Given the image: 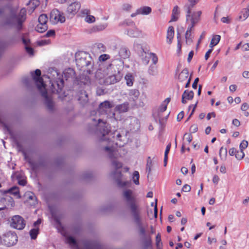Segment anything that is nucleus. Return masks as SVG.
Returning a JSON list of instances; mask_svg holds the SVG:
<instances>
[{
  "mask_svg": "<svg viewBox=\"0 0 249 249\" xmlns=\"http://www.w3.org/2000/svg\"><path fill=\"white\" fill-rule=\"evenodd\" d=\"M97 128L100 133L102 135V138H101L100 141H104L108 139L106 136L108 134L110 130L108 125L107 124L106 122L103 121L100 119H98V124Z\"/></svg>",
  "mask_w": 249,
  "mask_h": 249,
  "instance_id": "9d476101",
  "label": "nucleus"
},
{
  "mask_svg": "<svg viewBox=\"0 0 249 249\" xmlns=\"http://www.w3.org/2000/svg\"><path fill=\"white\" fill-rule=\"evenodd\" d=\"M48 29L47 24L38 23L36 27V30L39 33H43Z\"/></svg>",
  "mask_w": 249,
  "mask_h": 249,
  "instance_id": "473e14b6",
  "label": "nucleus"
},
{
  "mask_svg": "<svg viewBox=\"0 0 249 249\" xmlns=\"http://www.w3.org/2000/svg\"><path fill=\"white\" fill-rule=\"evenodd\" d=\"M128 132H122L118 133L116 135V144L121 147L124 146L128 142Z\"/></svg>",
  "mask_w": 249,
  "mask_h": 249,
  "instance_id": "f3484780",
  "label": "nucleus"
},
{
  "mask_svg": "<svg viewBox=\"0 0 249 249\" xmlns=\"http://www.w3.org/2000/svg\"><path fill=\"white\" fill-rule=\"evenodd\" d=\"M124 125L130 130H135L140 126L138 120L134 117L127 118L124 121Z\"/></svg>",
  "mask_w": 249,
  "mask_h": 249,
  "instance_id": "ddd939ff",
  "label": "nucleus"
},
{
  "mask_svg": "<svg viewBox=\"0 0 249 249\" xmlns=\"http://www.w3.org/2000/svg\"><path fill=\"white\" fill-rule=\"evenodd\" d=\"M40 2L38 0H30L28 3V5L31 10V12L32 13L35 9L39 5Z\"/></svg>",
  "mask_w": 249,
  "mask_h": 249,
  "instance_id": "7c9ffc66",
  "label": "nucleus"
},
{
  "mask_svg": "<svg viewBox=\"0 0 249 249\" xmlns=\"http://www.w3.org/2000/svg\"><path fill=\"white\" fill-rule=\"evenodd\" d=\"M174 36V29L173 27L170 26L167 31L166 38L167 39V42L169 44H171L172 40Z\"/></svg>",
  "mask_w": 249,
  "mask_h": 249,
  "instance_id": "cd10ccee",
  "label": "nucleus"
},
{
  "mask_svg": "<svg viewBox=\"0 0 249 249\" xmlns=\"http://www.w3.org/2000/svg\"><path fill=\"white\" fill-rule=\"evenodd\" d=\"M149 55L150 56V58L152 60V61L153 64L156 65L158 61V58L156 54L153 53H150Z\"/></svg>",
  "mask_w": 249,
  "mask_h": 249,
  "instance_id": "09e8293b",
  "label": "nucleus"
},
{
  "mask_svg": "<svg viewBox=\"0 0 249 249\" xmlns=\"http://www.w3.org/2000/svg\"><path fill=\"white\" fill-rule=\"evenodd\" d=\"M26 196L27 197V200H33L34 202H33L32 204H35V202H36V196H35V195L33 193H32L31 192H28V193H27L26 194Z\"/></svg>",
  "mask_w": 249,
  "mask_h": 249,
  "instance_id": "de8ad7c7",
  "label": "nucleus"
},
{
  "mask_svg": "<svg viewBox=\"0 0 249 249\" xmlns=\"http://www.w3.org/2000/svg\"><path fill=\"white\" fill-rule=\"evenodd\" d=\"M219 155L222 160H225L227 155V148L221 147L219 150Z\"/></svg>",
  "mask_w": 249,
  "mask_h": 249,
  "instance_id": "4c0bfd02",
  "label": "nucleus"
},
{
  "mask_svg": "<svg viewBox=\"0 0 249 249\" xmlns=\"http://www.w3.org/2000/svg\"><path fill=\"white\" fill-rule=\"evenodd\" d=\"M179 12L178 11V6H176L174 7L172 11V14L171 19L170 22L176 21L178 19V16L179 15Z\"/></svg>",
  "mask_w": 249,
  "mask_h": 249,
  "instance_id": "c85d7f7f",
  "label": "nucleus"
},
{
  "mask_svg": "<svg viewBox=\"0 0 249 249\" xmlns=\"http://www.w3.org/2000/svg\"><path fill=\"white\" fill-rule=\"evenodd\" d=\"M107 27L106 23L100 24L94 26L92 30L93 32L101 31L105 30Z\"/></svg>",
  "mask_w": 249,
  "mask_h": 249,
  "instance_id": "f704fd0d",
  "label": "nucleus"
},
{
  "mask_svg": "<svg viewBox=\"0 0 249 249\" xmlns=\"http://www.w3.org/2000/svg\"><path fill=\"white\" fill-rule=\"evenodd\" d=\"M25 49L26 52L30 55H33L34 53V50L32 48L26 46L25 47Z\"/></svg>",
  "mask_w": 249,
  "mask_h": 249,
  "instance_id": "774afa93",
  "label": "nucleus"
},
{
  "mask_svg": "<svg viewBox=\"0 0 249 249\" xmlns=\"http://www.w3.org/2000/svg\"><path fill=\"white\" fill-rule=\"evenodd\" d=\"M139 173L138 171H134L133 173V181L136 185L139 184Z\"/></svg>",
  "mask_w": 249,
  "mask_h": 249,
  "instance_id": "49530a36",
  "label": "nucleus"
},
{
  "mask_svg": "<svg viewBox=\"0 0 249 249\" xmlns=\"http://www.w3.org/2000/svg\"><path fill=\"white\" fill-rule=\"evenodd\" d=\"M189 4L184 6V9L185 10H187L188 8H189V10L192 11L193 7L194 5L197 3L198 0H188Z\"/></svg>",
  "mask_w": 249,
  "mask_h": 249,
  "instance_id": "e433bc0d",
  "label": "nucleus"
},
{
  "mask_svg": "<svg viewBox=\"0 0 249 249\" xmlns=\"http://www.w3.org/2000/svg\"><path fill=\"white\" fill-rule=\"evenodd\" d=\"M128 95L130 99H132L135 102L136 106L139 107H143L144 106V103L141 99L137 101L140 95V92L138 89H132L130 90Z\"/></svg>",
  "mask_w": 249,
  "mask_h": 249,
  "instance_id": "2eb2a0df",
  "label": "nucleus"
},
{
  "mask_svg": "<svg viewBox=\"0 0 249 249\" xmlns=\"http://www.w3.org/2000/svg\"><path fill=\"white\" fill-rule=\"evenodd\" d=\"M140 233L142 235H144L145 233V230L144 228L142 226V224L138 225Z\"/></svg>",
  "mask_w": 249,
  "mask_h": 249,
  "instance_id": "338daca9",
  "label": "nucleus"
},
{
  "mask_svg": "<svg viewBox=\"0 0 249 249\" xmlns=\"http://www.w3.org/2000/svg\"><path fill=\"white\" fill-rule=\"evenodd\" d=\"M184 138H185L189 143H190L193 139V137L191 133H185Z\"/></svg>",
  "mask_w": 249,
  "mask_h": 249,
  "instance_id": "4d7b16f0",
  "label": "nucleus"
},
{
  "mask_svg": "<svg viewBox=\"0 0 249 249\" xmlns=\"http://www.w3.org/2000/svg\"><path fill=\"white\" fill-rule=\"evenodd\" d=\"M95 18L93 16H87L85 18V21L88 23H92L95 21Z\"/></svg>",
  "mask_w": 249,
  "mask_h": 249,
  "instance_id": "864d4df0",
  "label": "nucleus"
},
{
  "mask_svg": "<svg viewBox=\"0 0 249 249\" xmlns=\"http://www.w3.org/2000/svg\"><path fill=\"white\" fill-rule=\"evenodd\" d=\"M105 150L108 152V157L110 159H112V165L116 169H120L122 167V164L116 160H113L115 158L116 152L114 147L106 146L105 147Z\"/></svg>",
  "mask_w": 249,
  "mask_h": 249,
  "instance_id": "9b49d317",
  "label": "nucleus"
},
{
  "mask_svg": "<svg viewBox=\"0 0 249 249\" xmlns=\"http://www.w3.org/2000/svg\"><path fill=\"white\" fill-rule=\"evenodd\" d=\"M54 35H55V31L54 30H50L46 33L45 36L46 37H48L54 36Z\"/></svg>",
  "mask_w": 249,
  "mask_h": 249,
  "instance_id": "680f3d73",
  "label": "nucleus"
},
{
  "mask_svg": "<svg viewBox=\"0 0 249 249\" xmlns=\"http://www.w3.org/2000/svg\"><path fill=\"white\" fill-rule=\"evenodd\" d=\"M109 58V56L107 54H103L101 55L99 57L100 61H105Z\"/></svg>",
  "mask_w": 249,
  "mask_h": 249,
  "instance_id": "6e6d98bb",
  "label": "nucleus"
},
{
  "mask_svg": "<svg viewBox=\"0 0 249 249\" xmlns=\"http://www.w3.org/2000/svg\"><path fill=\"white\" fill-rule=\"evenodd\" d=\"M197 125L196 124H192L190 128V131L191 133H195L197 132Z\"/></svg>",
  "mask_w": 249,
  "mask_h": 249,
  "instance_id": "bf43d9fd",
  "label": "nucleus"
},
{
  "mask_svg": "<svg viewBox=\"0 0 249 249\" xmlns=\"http://www.w3.org/2000/svg\"><path fill=\"white\" fill-rule=\"evenodd\" d=\"M118 55L120 58L125 59L129 57L130 52L126 46L123 45L120 46L118 50Z\"/></svg>",
  "mask_w": 249,
  "mask_h": 249,
  "instance_id": "6ab92c4d",
  "label": "nucleus"
},
{
  "mask_svg": "<svg viewBox=\"0 0 249 249\" xmlns=\"http://www.w3.org/2000/svg\"><path fill=\"white\" fill-rule=\"evenodd\" d=\"M50 75L49 78L50 79L51 90L53 93H60L63 87L64 81L62 77L64 76L66 80L70 78H72L74 75V71L72 69L68 68L63 72V75L59 73L56 69L54 68H50L49 70Z\"/></svg>",
  "mask_w": 249,
  "mask_h": 249,
  "instance_id": "f257e3e1",
  "label": "nucleus"
},
{
  "mask_svg": "<svg viewBox=\"0 0 249 249\" xmlns=\"http://www.w3.org/2000/svg\"><path fill=\"white\" fill-rule=\"evenodd\" d=\"M114 107L113 103L108 101H105L100 104L98 111L101 114L107 115L109 110Z\"/></svg>",
  "mask_w": 249,
  "mask_h": 249,
  "instance_id": "dca6fc26",
  "label": "nucleus"
},
{
  "mask_svg": "<svg viewBox=\"0 0 249 249\" xmlns=\"http://www.w3.org/2000/svg\"><path fill=\"white\" fill-rule=\"evenodd\" d=\"M3 240L6 246L11 247L16 244L18 236L15 232L9 231L3 235Z\"/></svg>",
  "mask_w": 249,
  "mask_h": 249,
  "instance_id": "0eeeda50",
  "label": "nucleus"
},
{
  "mask_svg": "<svg viewBox=\"0 0 249 249\" xmlns=\"http://www.w3.org/2000/svg\"><path fill=\"white\" fill-rule=\"evenodd\" d=\"M118 176L119 178H118L116 179V182L117 184V185L120 187H124L125 186H126L128 184H129V182L128 181H125V182H122L121 180L120 177L122 176V174L120 172H117L116 173Z\"/></svg>",
  "mask_w": 249,
  "mask_h": 249,
  "instance_id": "72a5a7b5",
  "label": "nucleus"
},
{
  "mask_svg": "<svg viewBox=\"0 0 249 249\" xmlns=\"http://www.w3.org/2000/svg\"><path fill=\"white\" fill-rule=\"evenodd\" d=\"M50 21L54 24L59 22L64 23L65 21V17L63 16V14L56 9H53L50 15Z\"/></svg>",
  "mask_w": 249,
  "mask_h": 249,
  "instance_id": "1a4fd4ad",
  "label": "nucleus"
},
{
  "mask_svg": "<svg viewBox=\"0 0 249 249\" xmlns=\"http://www.w3.org/2000/svg\"><path fill=\"white\" fill-rule=\"evenodd\" d=\"M189 72L187 69H184L178 75V80L182 82L185 81L188 77Z\"/></svg>",
  "mask_w": 249,
  "mask_h": 249,
  "instance_id": "a878e982",
  "label": "nucleus"
},
{
  "mask_svg": "<svg viewBox=\"0 0 249 249\" xmlns=\"http://www.w3.org/2000/svg\"><path fill=\"white\" fill-rule=\"evenodd\" d=\"M156 245L157 249H162V243L161 242V236L160 233H158L156 237Z\"/></svg>",
  "mask_w": 249,
  "mask_h": 249,
  "instance_id": "79ce46f5",
  "label": "nucleus"
},
{
  "mask_svg": "<svg viewBox=\"0 0 249 249\" xmlns=\"http://www.w3.org/2000/svg\"><path fill=\"white\" fill-rule=\"evenodd\" d=\"M189 8H188L187 10H185L186 13V20L187 22H190V24L196 25L200 20L202 12L200 11L192 12L189 10Z\"/></svg>",
  "mask_w": 249,
  "mask_h": 249,
  "instance_id": "423d86ee",
  "label": "nucleus"
},
{
  "mask_svg": "<svg viewBox=\"0 0 249 249\" xmlns=\"http://www.w3.org/2000/svg\"><path fill=\"white\" fill-rule=\"evenodd\" d=\"M96 47L100 52H105L106 48L102 43H98L96 44Z\"/></svg>",
  "mask_w": 249,
  "mask_h": 249,
  "instance_id": "13d9d810",
  "label": "nucleus"
},
{
  "mask_svg": "<svg viewBox=\"0 0 249 249\" xmlns=\"http://www.w3.org/2000/svg\"><path fill=\"white\" fill-rule=\"evenodd\" d=\"M123 196L130 208L135 222L138 226L140 225L142 223L139 216V206L137 204L136 198L133 195V191L129 189L124 190L123 192Z\"/></svg>",
  "mask_w": 249,
  "mask_h": 249,
  "instance_id": "20e7f679",
  "label": "nucleus"
},
{
  "mask_svg": "<svg viewBox=\"0 0 249 249\" xmlns=\"http://www.w3.org/2000/svg\"><path fill=\"white\" fill-rule=\"evenodd\" d=\"M143 246L144 249H147L152 246V239L150 236H148L144 239L143 241Z\"/></svg>",
  "mask_w": 249,
  "mask_h": 249,
  "instance_id": "2f4dec72",
  "label": "nucleus"
},
{
  "mask_svg": "<svg viewBox=\"0 0 249 249\" xmlns=\"http://www.w3.org/2000/svg\"><path fill=\"white\" fill-rule=\"evenodd\" d=\"M26 10L23 8L18 15H17V10L14 8H9V15L7 16L3 21V25L5 26H13L16 22L17 28L20 30L23 23L26 19Z\"/></svg>",
  "mask_w": 249,
  "mask_h": 249,
  "instance_id": "f03ea898",
  "label": "nucleus"
},
{
  "mask_svg": "<svg viewBox=\"0 0 249 249\" xmlns=\"http://www.w3.org/2000/svg\"><path fill=\"white\" fill-rule=\"evenodd\" d=\"M80 8V3L75 2L71 3L67 8L66 14L69 18L73 16L78 11Z\"/></svg>",
  "mask_w": 249,
  "mask_h": 249,
  "instance_id": "a211bd4d",
  "label": "nucleus"
},
{
  "mask_svg": "<svg viewBox=\"0 0 249 249\" xmlns=\"http://www.w3.org/2000/svg\"><path fill=\"white\" fill-rule=\"evenodd\" d=\"M191 188L190 185L188 184L184 185L182 189V191L185 192H189L191 191Z\"/></svg>",
  "mask_w": 249,
  "mask_h": 249,
  "instance_id": "e2e57ef3",
  "label": "nucleus"
},
{
  "mask_svg": "<svg viewBox=\"0 0 249 249\" xmlns=\"http://www.w3.org/2000/svg\"><path fill=\"white\" fill-rule=\"evenodd\" d=\"M220 36L219 35H215L213 36L212 40L213 42V44L216 45L220 40Z\"/></svg>",
  "mask_w": 249,
  "mask_h": 249,
  "instance_id": "5fc2aeb1",
  "label": "nucleus"
},
{
  "mask_svg": "<svg viewBox=\"0 0 249 249\" xmlns=\"http://www.w3.org/2000/svg\"><path fill=\"white\" fill-rule=\"evenodd\" d=\"M248 145V141L243 140L240 144V149L243 150L247 147Z\"/></svg>",
  "mask_w": 249,
  "mask_h": 249,
  "instance_id": "603ef678",
  "label": "nucleus"
},
{
  "mask_svg": "<svg viewBox=\"0 0 249 249\" xmlns=\"http://www.w3.org/2000/svg\"><path fill=\"white\" fill-rule=\"evenodd\" d=\"M194 97V92L192 90H185L182 95L181 102L183 104L186 103V100H191Z\"/></svg>",
  "mask_w": 249,
  "mask_h": 249,
  "instance_id": "4be33fe9",
  "label": "nucleus"
},
{
  "mask_svg": "<svg viewBox=\"0 0 249 249\" xmlns=\"http://www.w3.org/2000/svg\"><path fill=\"white\" fill-rule=\"evenodd\" d=\"M123 75L119 70L115 71L112 73L106 78L105 85L114 84L121 80Z\"/></svg>",
  "mask_w": 249,
  "mask_h": 249,
  "instance_id": "f8f14e48",
  "label": "nucleus"
},
{
  "mask_svg": "<svg viewBox=\"0 0 249 249\" xmlns=\"http://www.w3.org/2000/svg\"><path fill=\"white\" fill-rule=\"evenodd\" d=\"M245 156V153L243 151V150L240 149V150H236V153L235 154V158L238 160H241Z\"/></svg>",
  "mask_w": 249,
  "mask_h": 249,
  "instance_id": "a18cd8bd",
  "label": "nucleus"
},
{
  "mask_svg": "<svg viewBox=\"0 0 249 249\" xmlns=\"http://www.w3.org/2000/svg\"><path fill=\"white\" fill-rule=\"evenodd\" d=\"M86 249H100V245L97 242H87L85 244Z\"/></svg>",
  "mask_w": 249,
  "mask_h": 249,
  "instance_id": "393cba45",
  "label": "nucleus"
},
{
  "mask_svg": "<svg viewBox=\"0 0 249 249\" xmlns=\"http://www.w3.org/2000/svg\"><path fill=\"white\" fill-rule=\"evenodd\" d=\"M127 34L132 37H138L141 35V31L137 28L134 27L128 29Z\"/></svg>",
  "mask_w": 249,
  "mask_h": 249,
  "instance_id": "5701e85b",
  "label": "nucleus"
},
{
  "mask_svg": "<svg viewBox=\"0 0 249 249\" xmlns=\"http://www.w3.org/2000/svg\"><path fill=\"white\" fill-rule=\"evenodd\" d=\"M9 8H12L10 6H6L2 8H0V16L4 14L7 11L8 12V15H9Z\"/></svg>",
  "mask_w": 249,
  "mask_h": 249,
  "instance_id": "8fccbe9b",
  "label": "nucleus"
},
{
  "mask_svg": "<svg viewBox=\"0 0 249 249\" xmlns=\"http://www.w3.org/2000/svg\"><path fill=\"white\" fill-rule=\"evenodd\" d=\"M152 166V162L150 157H148L147 162L146 164V170L148 172V174H149L151 170V167Z\"/></svg>",
  "mask_w": 249,
  "mask_h": 249,
  "instance_id": "3c124183",
  "label": "nucleus"
},
{
  "mask_svg": "<svg viewBox=\"0 0 249 249\" xmlns=\"http://www.w3.org/2000/svg\"><path fill=\"white\" fill-rule=\"evenodd\" d=\"M151 8L149 6H143L138 9V13L140 15H148L151 12Z\"/></svg>",
  "mask_w": 249,
  "mask_h": 249,
  "instance_id": "c756f323",
  "label": "nucleus"
},
{
  "mask_svg": "<svg viewBox=\"0 0 249 249\" xmlns=\"http://www.w3.org/2000/svg\"><path fill=\"white\" fill-rule=\"evenodd\" d=\"M110 71L108 67L107 68H100L95 73V78L101 85H104L106 80V76L108 72Z\"/></svg>",
  "mask_w": 249,
  "mask_h": 249,
  "instance_id": "4468645a",
  "label": "nucleus"
},
{
  "mask_svg": "<svg viewBox=\"0 0 249 249\" xmlns=\"http://www.w3.org/2000/svg\"><path fill=\"white\" fill-rule=\"evenodd\" d=\"M124 79L126 81V84L128 86H132L133 84V76L129 73L126 74L125 77Z\"/></svg>",
  "mask_w": 249,
  "mask_h": 249,
  "instance_id": "c9c22d12",
  "label": "nucleus"
},
{
  "mask_svg": "<svg viewBox=\"0 0 249 249\" xmlns=\"http://www.w3.org/2000/svg\"><path fill=\"white\" fill-rule=\"evenodd\" d=\"M30 235L32 239H36L39 233L38 228H36L30 230Z\"/></svg>",
  "mask_w": 249,
  "mask_h": 249,
  "instance_id": "58836bf2",
  "label": "nucleus"
},
{
  "mask_svg": "<svg viewBox=\"0 0 249 249\" xmlns=\"http://www.w3.org/2000/svg\"><path fill=\"white\" fill-rule=\"evenodd\" d=\"M33 80L36 83L38 90L40 92L42 97L44 98L45 104L47 108L52 111L53 108V103L47 94L45 84L43 81V79L40 77L41 71L39 69H36L34 72H31Z\"/></svg>",
  "mask_w": 249,
  "mask_h": 249,
  "instance_id": "7ed1b4c3",
  "label": "nucleus"
},
{
  "mask_svg": "<svg viewBox=\"0 0 249 249\" xmlns=\"http://www.w3.org/2000/svg\"><path fill=\"white\" fill-rule=\"evenodd\" d=\"M38 21L40 24H47L48 17L45 14H41L38 18Z\"/></svg>",
  "mask_w": 249,
  "mask_h": 249,
  "instance_id": "c03bdc74",
  "label": "nucleus"
},
{
  "mask_svg": "<svg viewBox=\"0 0 249 249\" xmlns=\"http://www.w3.org/2000/svg\"><path fill=\"white\" fill-rule=\"evenodd\" d=\"M129 108V104L128 103H124L121 105H118L115 107V110L120 113H124L128 111Z\"/></svg>",
  "mask_w": 249,
  "mask_h": 249,
  "instance_id": "b1692460",
  "label": "nucleus"
},
{
  "mask_svg": "<svg viewBox=\"0 0 249 249\" xmlns=\"http://www.w3.org/2000/svg\"><path fill=\"white\" fill-rule=\"evenodd\" d=\"M242 15H240L239 17V19H242L243 18V20H245L249 16V11L248 9L246 8H244L241 11Z\"/></svg>",
  "mask_w": 249,
  "mask_h": 249,
  "instance_id": "ea45409f",
  "label": "nucleus"
},
{
  "mask_svg": "<svg viewBox=\"0 0 249 249\" xmlns=\"http://www.w3.org/2000/svg\"><path fill=\"white\" fill-rule=\"evenodd\" d=\"M78 100L82 105H84L88 103L89 101L88 95L86 91L81 90L78 92Z\"/></svg>",
  "mask_w": 249,
  "mask_h": 249,
  "instance_id": "412c9836",
  "label": "nucleus"
},
{
  "mask_svg": "<svg viewBox=\"0 0 249 249\" xmlns=\"http://www.w3.org/2000/svg\"><path fill=\"white\" fill-rule=\"evenodd\" d=\"M67 242L69 244L75 245L76 243L75 239L71 236L68 237L67 238Z\"/></svg>",
  "mask_w": 249,
  "mask_h": 249,
  "instance_id": "052dcab7",
  "label": "nucleus"
},
{
  "mask_svg": "<svg viewBox=\"0 0 249 249\" xmlns=\"http://www.w3.org/2000/svg\"><path fill=\"white\" fill-rule=\"evenodd\" d=\"M5 192L9 193L10 194L14 195L15 196H19V189L17 186H14L11 188L10 189L7 190Z\"/></svg>",
  "mask_w": 249,
  "mask_h": 249,
  "instance_id": "37998d69",
  "label": "nucleus"
},
{
  "mask_svg": "<svg viewBox=\"0 0 249 249\" xmlns=\"http://www.w3.org/2000/svg\"><path fill=\"white\" fill-rule=\"evenodd\" d=\"M124 61L123 59L120 58H117L113 59L112 61L108 68L110 70L113 69L115 67L117 69V71L120 70L123 68Z\"/></svg>",
  "mask_w": 249,
  "mask_h": 249,
  "instance_id": "aec40b11",
  "label": "nucleus"
},
{
  "mask_svg": "<svg viewBox=\"0 0 249 249\" xmlns=\"http://www.w3.org/2000/svg\"><path fill=\"white\" fill-rule=\"evenodd\" d=\"M148 73L151 75H156L157 73V68L154 65H150L148 69Z\"/></svg>",
  "mask_w": 249,
  "mask_h": 249,
  "instance_id": "a19ab883",
  "label": "nucleus"
},
{
  "mask_svg": "<svg viewBox=\"0 0 249 249\" xmlns=\"http://www.w3.org/2000/svg\"><path fill=\"white\" fill-rule=\"evenodd\" d=\"M132 6L128 3L124 4L123 8L124 10L129 11L131 9Z\"/></svg>",
  "mask_w": 249,
  "mask_h": 249,
  "instance_id": "69168bd1",
  "label": "nucleus"
},
{
  "mask_svg": "<svg viewBox=\"0 0 249 249\" xmlns=\"http://www.w3.org/2000/svg\"><path fill=\"white\" fill-rule=\"evenodd\" d=\"M26 225V222L24 218L20 215L13 216L11 220L10 226L18 230H23Z\"/></svg>",
  "mask_w": 249,
  "mask_h": 249,
  "instance_id": "6e6552de",
  "label": "nucleus"
},
{
  "mask_svg": "<svg viewBox=\"0 0 249 249\" xmlns=\"http://www.w3.org/2000/svg\"><path fill=\"white\" fill-rule=\"evenodd\" d=\"M141 56L142 57L143 63L146 65L148 64L149 62V59L150 58L149 53H146L144 51L143 49H142Z\"/></svg>",
  "mask_w": 249,
  "mask_h": 249,
  "instance_id": "bb28decb",
  "label": "nucleus"
},
{
  "mask_svg": "<svg viewBox=\"0 0 249 249\" xmlns=\"http://www.w3.org/2000/svg\"><path fill=\"white\" fill-rule=\"evenodd\" d=\"M75 60L77 66L80 69L87 68V72L89 74L92 71L93 61L89 53L81 52L76 53Z\"/></svg>",
  "mask_w": 249,
  "mask_h": 249,
  "instance_id": "39448f33",
  "label": "nucleus"
},
{
  "mask_svg": "<svg viewBox=\"0 0 249 249\" xmlns=\"http://www.w3.org/2000/svg\"><path fill=\"white\" fill-rule=\"evenodd\" d=\"M191 36V33H186L185 34V38L186 40V43H191L193 40L192 38L190 37Z\"/></svg>",
  "mask_w": 249,
  "mask_h": 249,
  "instance_id": "0e129e2a",
  "label": "nucleus"
}]
</instances>
